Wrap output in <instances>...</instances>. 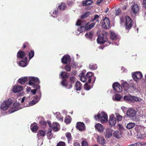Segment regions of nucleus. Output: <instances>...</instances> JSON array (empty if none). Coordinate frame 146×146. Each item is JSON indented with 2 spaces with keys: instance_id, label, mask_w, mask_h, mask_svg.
Listing matches in <instances>:
<instances>
[{
  "instance_id": "nucleus-1",
  "label": "nucleus",
  "mask_w": 146,
  "mask_h": 146,
  "mask_svg": "<svg viewBox=\"0 0 146 146\" xmlns=\"http://www.w3.org/2000/svg\"><path fill=\"white\" fill-rule=\"evenodd\" d=\"M95 119L99 120L102 123H105L108 120V116L107 113L104 111L99 112L97 115L94 116Z\"/></svg>"
},
{
  "instance_id": "nucleus-2",
  "label": "nucleus",
  "mask_w": 146,
  "mask_h": 146,
  "mask_svg": "<svg viewBox=\"0 0 146 146\" xmlns=\"http://www.w3.org/2000/svg\"><path fill=\"white\" fill-rule=\"evenodd\" d=\"M12 104V100L10 99L4 101L1 105V110L3 111L7 110L11 106Z\"/></svg>"
},
{
  "instance_id": "nucleus-3",
  "label": "nucleus",
  "mask_w": 146,
  "mask_h": 146,
  "mask_svg": "<svg viewBox=\"0 0 146 146\" xmlns=\"http://www.w3.org/2000/svg\"><path fill=\"white\" fill-rule=\"evenodd\" d=\"M29 84L31 86H32L34 88H35L36 90H38L40 88V86L38 85H36L34 82L39 83V81L38 79L36 77H29Z\"/></svg>"
},
{
  "instance_id": "nucleus-4",
  "label": "nucleus",
  "mask_w": 146,
  "mask_h": 146,
  "mask_svg": "<svg viewBox=\"0 0 146 146\" xmlns=\"http://www.w3.org/2000/svg\"><path fill=\"white\" fill-rule=\"evenodd\" d=\"M125 20V28L127 29H131L132 26V21L130 18L128 16H126L125 19L123 17L120 18V23L122 24Z\"/></svg>"
},
{
  "instance_id": "nucleus-5",
  "label": "nucleus",
  "mask_w": 146,
  "mask_h": 146,
  "mask_svg": "<svg viewBox=\"0 0 146 146\" xmlns=\"http://www.w3.org/2000/svg\"><path fill=\"white\" fill-rule=\"evenodd\" d=\"M60 76L62 78V81L61 82V84L63 86L66 87L67 88H70L72 87V85L71 84H70L69 85H67L66 80L68 78V76L66 73L62 72Z\"/></svg>"
},
{
  "instance_id": "nucleus-6",
  "label": "nucleus",
  "mask_w": 146,
  "mask_h": 146,
  "mask_svg": "<svg viewBox=\"0 0 146 146\" xmlns=\"http://www.w3.org/2000/svg\"><path fill=\"white\" fill-rule=\"evenodd\" d=\"M102 25L103 28L105 29H108L110 27L109 19L107 17H105L103 19Z\"/></svg>"
},
{
  "instance_id": "nucleus-7",
  "label": "nucleus",
  "mask_w": 146,
  "mask_h": 146,
  "mask_svg": "<svg viewBox=\"0 0 146 146\" xmlns=\"http://www.w3.org/2000/svg\"><path fill=\"white\" fill-rule=\"evenodd\" d=\"M133 79L136 82H137L139 80L141 79L143 77L142 73L140 72H136L132 74Z\"/></svg>"
},
{
  "instance_id": "nucleus-8",
  "label": "nucleus",
  "mask_w": 146,
  "mask_h": 146,
  "mask_svg": "<svg viewBox=\"0 0 146 146\" xmlns=\"http://www.w3.org/2000/svg\"><path fill=\"white\" fill-rule=\"evenodd\" d=\"M106 36L103 34H101L97 39V41L98 43L103 44L107 41Z\"/></svg>"
},
{
  "instance_id": "nucleus-9",
  "label": "nucleus",
  "mask_w": 146,
  "mask_h": 146,
  "mask_svg": "<svg viewBox=\"0 0 146 146\" xmlns=\"http://www.w3.org/2000/svg\"><path fill=\"white\" fill-rule=\"evenodd\" d=\"M137 113V111L135 109L130 108L127 111L126 114L128 116L131 117H135Z\"/></svg>"
},
{
  "instance_id": "nucleus-10",
  "label": "nucleus",
  "mask_w": 146,
  "mask_h": 146,
  "mask_svg": "<svg viewBox=\"0 0 146 146\" xmlns=\"http://www.w3.org/2000/svg\"><path fill=\"white\" fill-rule=\"evenodd\" d=\"M19 103H15L13 106L9 110V112L10 113H12L20 109Z\"/></svg>"
},
{
  "instance_id": "nucleus-11",
  "label": "nucleus",
  "mask_w": 146,
  "mask_h": 146,
  "mask_svg": "<svg viewBox=\"0 0 146 146\" xmlns=\"http://www.w3.org/2000/svg\"><path fill=\"white\" fill-rule=\"evenodd\" d=\"M112 87L114 90L117 92H121L122 91V88L118 82H116L113 83Z\"/></svg>"
},
{
  "instance_id": "nucleus-12",
  "label": "nucleus",
  "mask_w": 146,
  "mask_h": 146,
  "mask_svg": "<svg viewBox=\"0 0 146 146\" xmlns=\"http://www.w3.org/2000/svg\"><path fill=\"white\" fill-rule=\"evenodd\" d=\"M109 122L111 127L114 126L116 124V120L113 114H112L110 115Z\"/></svg>"
},
{
  "instance_id": "nucleus-13",
  "label": "nucleus",
  "mask_w": 146,
  "mask_h": 146,
  "mask_svg": "<svg viewBox=\"0 0 146 146\" xmlns=\"http://www.w3.org/2000/svg\"><path fill=\"white\" fill-rule=\"evenodd\" d=\"M104 134L105 137L106 138H108L111 137L112 135V130L111 128H105Z\"/></svg>"
},
{
  "instance_id": "nucleus-14",
  "label": "nucleus",
  "mask_w": 146,
  "mask_h": 146,
  "mask_svg": "<svg viewBox=\"0 0 146 146\" xmlns=\"http://www.w3.org/2000/svg\"><path fill=\"white\" fill-rule=\"evenodd\" d=\"M22 90V87L15 85L13 86L12 89V91L14 93H16L21 91Z\"/></svg>"
},
{
  "instance_id": "nucleus-15",
  "label": "nucleus",
  "mask_w": 146,
  "mask_h": 146,
  "mask_svg": "<svg viewBox=\"0 0 146 146\" xmlns=\"http://www.w3.org/2000/svg\"><path fill=\"white\" fill-rule=\"evenodd\" d=\"M47 124L51 128H59L60 127L59 124L56 122H54L51 124L50 121H48Z\"/></svg>"
},
{
  "instance_id": "nucleus-16",
  "label": "nucleus",
  "mask_w": 146,
  "mask_h": 146,
  "mask_svg": "<svg viewBox=\"0 0 146 146\" xmlns=\"http://www.w3.org/2000/svg\"><path fill=\"white\" fill-rule=\"evenodd\" d=\"M70 57L69 55H65L61 59L62 62L67 64L69 62Z\"/></svg>"
},
{
  "instance_id": "nucleus-17",
  "label": "nucleus",
  "mask_w": 146,
  "mask_h": 146,
  "mask_svg": "<svg viewBox=\"0 0 146 146\" xmlns=\"http://www.w3.org/2000/svg\"><path fill=\"white\" fill-rule=\"evenodd\" d=\"M139 7L137 4H134L132 5L131 10L134 13H137L139 10Z\"/></svg>"
},
{
  "instance_id": "nucleus-18",
  "label": "nucleus",
  "mask_w": 146,
  "mask_h": 146,
  "mask_svg": "<svg viewBox=\"0 0 146 146\" xmlns=\"http://www.w3.org/2000/svg\"><path fill=\"white\" fill-rule=\"evenodd\" d=\"M121 134L122 133L120 130L115 131L113 134V136L117 139L120 138L121 137Z\"/></svg>"
},
{
  "instance_id": "nucleus-19",
  "label": "nucleus",
  "mask_w": 146,
  "mask_h": 146,
  "mask_svg": "<svg viewBox=\"0 0 146 146\" xmlns=\"http://www.w3.org/2000/svg\"><path fill=\"white\" fill-rule=\"evenodd\" d=\"M97 141L100 144L104 145L105 143V140L102 136H99L98 137Z\"/></svg>"
},
{
  "instance_id": "nucleus-20",
  "label": "nucleus",
  "mask_w": 146,
  "mask_h": 146,
  "mask_svg": "<svg viewBox=\"0 0 146 146\" xmlns=\"http://www.w3.org/2000/svg\"><path fill=\"white\" fill-rule=\"evenodd\" d=\"M27 58L25 57V59L21 61L19 63V65L22 67L26 66L27 65Z\"/></svg>"
},
{
  "instance_id": "nucleus-21",
  "label": "nucleus",
  "mask_w": 146,
  "mask_h": 146,
  "mask_svg": "<svg viewBox=\"0 0 146 146\" xmlns=\"http://www.w3.org/2000/svg\"><path fill=\"white\" fill-rule=\"evenodd\" d=\"M46 131L43 130H40L37 134V136L38 137L41 138L44 137L46 135Z\"/></svg>"
},
{
  "instance_id": "nucleus-22",
  "label": "nucleus",
  "mask_w": 146,
  "mask_h": 146,
  "mask_svg": "<svg viewBox=\"0 0 146 146\" xmlns=\"http://www.w3.org/2000/svg\"><path fill=\"white\" fill-rule=\"evenodd\" d=\"M38 100H33L32 101H31L30 102H29V103L28 104H27L26 105H25L24 106L25 107H29L32 106L33 105L36 104L38 102Z\"/></svg>"
},
{
  "instance_id": "nucleus-23",
  "label": "nucleus",
  "mask_w": 146,
  "mask_h": 146,
  "mask_svg": "<svg viewBox=\"0 0 146 146\" xmlns=\"http://www.w3.org/2000/svg\"><path fill=\"white\" fill-rule=\"evenodd\" d=\"M95 25V23H92L90 24H89L88 23L86 24L85 25V27H84L85 30H88L94 27Z\"/></svg>"
},
{
  "instance_id": "nucleus-24",
  "label": "nucleus",
  "mask_w": 146,
  "mask_h": 146,
  "mask_svg": "<svg viewBox=\"0 0 146 146\" xmlns=\"http://www.w3.org/2000/svg\"><path fill=\"white\" fill-rule=\"evenodd\" d=\"M85 29L84 27L83 26L79 28L76 31V34L77 35H78L80 34V33L83 32L84 31H85Z\"/></svg>"
},
{
  "instance_id": "nucleus-25",
  "label": "nucleus",
  "mask_w": 146,
  "mask_h": 146,
  "mask_svg": "<svg viewBox=\"0 0 146 146\" xmlns=\"http://www.w3.org/2000/svg\"><path fill=\"white\" fill-rule=\"evenodd\" d=\"M82 85L79 81L76 82L75 84V89L77 90H80L82 88Z\"/></svg>"
},
{
  "instance_id": "nucleus-26",
  "label": "nucleus",
  "mask_w": 146,
  "mask_h": 146,
  "mask_svg": "<svg viewBox=\"0 0 146 146\" xmlns=\"http://www.w3.org/2000/svg\"><path fill=\"white\" fill-rule=\"evenodd\" d=\"M25 53L23 51H19L17 54V57L18 58H23L25 57Z\"/></svg>"
},
{
  "instance_id": "nucleus-27",
  "label": "nucleus",
  "mask_w": 146,
  "mask_h": 146,
  "mask_svg": "<svg viewBox=\"0 0 146 146\" xmlns=\"http://www.w3.org/2000/svg\"><path fill=\"white\" fill-rule=\"evenodd\" d=\"M122 98L121 96L119 94H117L113 97V100L119 101Z\"/></svg>"
},
{
  "instance_id": "nucleus-28",
  "label": "nucleus",
  "mask_w": 146,
  "mask_h": 146,
  "mask_svg": "<svg viewBox=\"0 0 146 146\" xmlns=\"http://www.w3.org/2000/svg\"><path fill=\"white\" fill-rule=\"evenodd\" d=\"M93 1L91 0H87L82 2V4L84 6L89 5L92 3Z\"/></svg>"
},
{
  "instance_id": "nucleus-29",
  "label": "nucleus",
  "mask_w": 146,
  "mask_h": 146,
  "mask_svg": "<svg viewBox=\"0 0 146 146\" xmlns=\"http://www.w3.org/2000/svg\"><path fill=\"white\" fill-rule=\"evenodd\" d=\"M85 124L83 122H78L76 123V128H85Z\"/></svg>"
},
{
  "instance_id": "nucleus-30",
  "label": "nucleus",
  "mask_w": 146,
  "mask_h": 146,
  "mask_svg": "<svg viewBox=\"0 0 146 146\" xmlns=\"http://www.w3.org/2000/svg\"><path fill=\"white\" fill-rule=\"evenodd\" d=\"M93 75V73L91 72H88L86 74V76L88 79V82L89 83L91 82V77Z\"/></svg>"
},
{
  "instance_id": "nucleus-31",
  "label": "nucleus",
  "mask_w": 146,
  "mask_h": 146,
  "mask_svg": "<svg viewBox=\"0 0 146 146\" xmlns=\"http://www.w3.org/2000/svg\"><path fill=\"white\" fill-rule=\"evenodd\" d=\"M28 80V78L27 77H23L21 78H19L18 80L19 82L21 84H23L25 82L27 81Z\"/></svg>"
},
{
  "instance_id": "nucleus-32",
  "label": "nucleus",
  "mask_w": 146,
  "mask_h": 146,
  "mask_svg": "<svg viewBox=\"0 0 146 146\" xmlns=\"http://www.w3.org/2000/svg\"><path fill=\"white\" fill-rule=\"evenodd\" d=\"M124 99L127 102H131V95H129L128 96H125L123 97Z\"/></svg>"
},
{
  "instance_id": "nucleus-33",
  "label": "nucleus",
  "mask_w": 146,
  "mask_h": 146,
  "mask_svg": "<svg viewBox=\"0 0 146 146\" xmlns=\"http://www.w3.org/2000/svg\"><path fill=\"white\" fill-rule=\"evenodd\" d=\"M80 80L83 82H85L87 80V77L86 76H84V73H82L80 74Z\"/></svg>"
},
{
  "instance_id": "nucleus-34",
  "label": "nucleus",
  "mask_w": 146,
  "mask_h": 146,
  "mask_svg": "<svg viewBox=\"0 0 146 146\" xmlns=\"http://www.w3.org/2000/svg\"><path fill=\"white\" fill-rule=\"evenodd\" d=\"M91 14V13L89 11L85 12L81 16V18L82 19H84L87 17Z\"/></svg>"
},
{
  "instance_id": "nucleus-35",
  "label": "nucleus",
  "mask_w": 146,
  "mask_h": 146,
  "mask_svg": "<svg viewBox=\"0 0 146 146\" xmlns=\"http://www.w3.org/2000/svg\"><path fill=\"white\" fill-rule=\"evenodd\" d=\"M141 100L140 98L138 97L134 96H131V102L133 101H135V102L140 101Z\"/></svg>"
},
{
  "instance_id": "nucleus-36",
  "label": "nucleus",
  "mask_w": 146,
  "mask_h": 146,
  "mask_svg": "<svg viewBox=\"0 0 146 146\" xmlns=\"http://www.w3.org/2000/svg\"><path fill=\"white\" fill-rule=\"evenodd\" d=\"M66 136L68 139V143H69L70 141H71L72 139L71 133H70L67 132L66 133Z\"/></svg>"
},
{
  "instance_id": "nucleus-37",
  "label": "nucleus",
  "mask_w": 146,
  "mask_h": 146,
  "mask_svg": "<svg viewBox=\"0 0 146 146\" xmlns=\"http://www.w3.org/2000/svg\"><path fill=\"white\" fill-rule=\"evenodd\" d=\"M123 87L125 90H127L129 88V85L126 82L123 83L122 84Z\"/></svg>"
},
{
  "instance_id": "nucleus-38",
  "label": "nucleus",
  "mask_w": 146,
  "mask_h": 146,
  "mask_svg": "<svg viewBox=\"0 0 146 146\" xmlns=\"http://www.w3.org/2000/svg\"><path fill=\"white\" fill-rule=\"evenodd\" d=\"M116 36L117 35L114 32L111 31H110V37L111 39L113 40L115 39L116 38Z\"/></svg>"
},
{
  "instance_id": "nucleus-39",
  "label": "nucleus",
  "mask_w": 146,
  "mask_h": 146,
  "mask_svg": "<svg viewBox=\"0 0 146 146\" xmlns=\"http://www.w3.org/2000/svg\"><path fill=\"white\" fill-rule=\"evenodd\" d=\"M89 68L91 69L94 70L97 68V65L96 64L91 63L90 64L89 66Z\"/></svg>"
},
{
  "instance_id": "nucleus-40",
  "label": "nucleus",
  "mask_w": 146,
  "mask_h": 146,
  "mask_svg": "<svg viewBox=\"0 0 146 146\" xmlns=\"http://www.w3.org/2000/svg\"><path fill=\"white\" fill-rule=\"evenodd\" d=\"M135 125V124L134 123L130 122L127 124L126 128H133Z\"/></svg>"
},
{
  "instance_id": "nucleus-41",
  "label": "nucleus",
  "mask_w": 146,
  "mask_h": 146,
  "mask_svg": "<svg viewBox=\"0 0 146 146\" xmlns=\"http://www.w3.org/2000/svg\"><path fill=\"white\" fill-rule=\"evenodd\" d=\"M56 118L61 121H63V117H61L60 113L59 112H57L56 113Z\"/></svg>"
},
{
  "instance_id": "nucleus-42",
  "label": "nucleus",
  "mask_w": 146,
  "mask_h": 146,
  "mask_svg": "<svg viewBox=\"0 0 146 146\" xmlns=\"http://www.w3.org/2000/svg\"><path fill=\"white\" fill-rule=\"evenodd\" d=\"M93 35V33L92 32H90L88 33H86L85 34V36L86 37L88 38H91Z\"/></svg>"
},
{
  "instance_id": "nucleus-43",
  "label": "nucleus",
  "mask_w": 146,
  "mask_h": 146,
  "mask_svg": "<svg viewBox=\"0 0 146 146\" xmlns=\"http://www.w3.org/2000/svg\"><path fill=\"white\" fill-rule=\"evenodd\" d=\"M71 121V117L69 116H67L65 118L64 122L66 124L69 123Z\"/></svg>"
},
{
  "instance_id": "nucleus-44",
  "label": "nucleus",
  "mask_w": 146,
  "mask_h": 146,
  "mask_svg": "<svg viewBox=\"0 0 146 146\" xmlns=\"http://www.w3.org/2000/svg\"><path fill=\"white\" fill-rule=\"evenodd\" d=\"M59 9L61 10L64 9L66 8L65 5L64 3H62V4L58 6Z\"/></svg>"
},
{
  "instance_id": "nucleus-45",
  "label": "nucleus",
  "mask_w": 146,
  "mask_h": 146,
  "mask_svg": "<svg viewBox=\"0 0 146 146\" xmlns=\"http://www.w3.org/2000/svg\"><path fill=\"white\" fill-rule=\"evenodd\" d=\"M58 9H56L54 11L52 14L51 15V16L53 17H57V14L58 13Z\"/></svg>"
},
{
  "instance_id": "nucleus-46",
  "label": "nucleus",
  "mask_w": 146,
  "mask_h": 146,
  "mask_svg": "<svg viewBox=\"0 0 146 146\" xmlns=\"http://www.w3.org/2000/svg\"><path fill=\"white\" fill-rule=\"evenodd\" d=\"M115 115L118 121H120L121 120L122 118V117L121 116L119 115V114L118 113H116Z\"/></svg>"
},
{
  "instance_id": "nucleus-47",
  "label": "nucleus",
  "mask_w": 146,
  "mask_h": 146,
  "mask_svg": "<svg viewBox=\"0 0 146 146\" xmlns=\"http://www.w3.org/2000/svg\"><path fill=\"white\" fill-rule=\"evenodd\" d=\"M34 52L33 51H31L30 52H29V59H31L34 56Z\"/></svg>"
},
{
  "instance_id": "nucleus-48",
  "label": "nucleus",
  "mask_w": 146,
  "mask_h": 146,
  "mask_svg": "<svg viewBox=\"0 0 146 146\" xmlns=\"http://www.w3.org/2000/svg\"><path fill=\"white\" fill-rule=\"evenodd\" d=\"M65 143L63 141H60L57 143L56 146H65Z\"/></svg>"
},
{
  "instance_id": "nucleus-49",
  "label": "nucleus",
  "mask_w": 146,
  "mask_h": 146,
  "mask_svg": "<svg viewBox=\"0 0 146 146\" xmlns=\"http://www.w3.org/2000/svg\"><path fill=\"white\" fill-rule=\"evenodd\" d=\"M51 134L52 131L51 130H49L47 132L46 135L48 139H50L52 137H51Z\"/></svg>"
},
{
  "instance_id": "nucleus-50",
  "label": "nucleus",
  "mask_w": 146,
  "mask_h": 146,
  "mask_svg": "<svg viewBox=\"0 0 146 146\" xmlns=\"http://www.w3.org/2000/svg\"><path fill=\"white\" fill-rule=\"evenodd\" d=\"M120 12L121 10L119 8L116 9L115 10V14L116 15H117L120 14Z\"/></svg>"
},
{
  "instance_id": "nucleus-51",
  "label": "nucleus",
  "mask_w": 146,
  "mask_h": 146,
  "mask_svg": "<svg viewBox=\"0 0 146 146\" xmlns=\"http://www.w3.org/2000/svg\"><path fill=\"white\" fill-rule=\"evenodd\" d=\"M84 88L87 90H89L91 88V87L90 86L88 85L87 83H86L84 85Z\"/></svg>"
},
{
  "instance_id": "nucleus-52",
  "label": "nucleus",
  "mask_w": 146,
  "mask_h": 146,
  "mask_svg": "<svg viewBox=\"0 0 146 146\" xmlns=\"http://www.w3.org/2000/svg\"><path fill=\"white\" fill-rule=\"evenodd\" d=\"M99 18V16L98 15H96L94 17V18L93 19H92V21H94L95 20H96L98 22H99V20L98 19Z\"/></svg>"
},
{
  "instance_id": "nucleus-53",
  "label": "nucleus",
  "mask_w": 146,
  "mask_h": 146,
  "mask_svg": "<svg viewBox=\"0 0 146 146\" xmlns=\"http://www.w3.org/2000/svg\"><path fill=\"white\" fill-rule=\"evenodd\" d=\"M88 145L87 142L86 141H83L82 142V146H88Z\"/></svg>"
},
{
  "instance_id": "nucleus-54",
  "label": "nucleus",
  "mask_w": 146,
  "mask_h": 146,
  "mask_svg": "<svg viewBox=\"0 0 146 146\" xmlns=\"http://www.w3.org/2000/svg\"><path fill=\"white\" fill-rule=\"evenodd\" d=\"M95 128H102V125L100 123H97L95 125Z\"/></svg>"
},
{
  "instance_id": "nucleus-55",
  "label": "nucleus",
  "mask_w": 146,
  "mask_h": 146,
  "mask_svg": "<svg viewBox=\"0 0 146 146\" xmlns=\"http://www.w3.org/2000/svg\"><path fill=\"white\" fill-rule=\"evenodd\" d=\"M97 129V131L100 132H104V131L105 130V128H96Z\"/></svg>"
},
{
  "instance_id": "nucleus-56",
  "label": "nucleus",
  "mask_w": 146,
  "mask_h": 146,
  "mask_svg": "<svg viewBox=\"0 0 146 146\" xmlns=\"http://www.w3.org/2000/svg\"><path fill=\"white\" fill-rule=\"evenodd\" d=\"M65 69L68 71H69L71 70V68L69 65H67L65 67Z\"/></svg>"
},
{
  "instance_id": "nucleus-57",
  "label": "nucleus",
  "mask_w": 146,
  "mask_h": 146,
  "mask_svg": "<svg viewBox=\"0 0 146 146\" xmlns=\"http://www.w3.org/2000/svg\"><path fill=\"white\" fill-rule=\"evenodd\" d=\"M82 21L80 20H78L77 22L76 25L77 26H79L81 25L82 24Z\"/></svg>"
},
{
  "instance_id": "nucleus-58",
  "label": "nucleus",
  "mask_w": 146,
  "mask_h": 146,
  "mask_svg": "<svg viewBox=\"0 0 146 146\" xmlns=\"http://www.w3.org/2000/svg\"><path fill=\"white\" fill-rule=\"evenodd\" d=\"M31 128H37V125L36 123H34L31 124Z\"/></svg>"
},
{
  "instance_id": "nucleus-59",
  "label": "nucleus",
  "mask_w": 146,
  "mask_h": 146,
  "mask_svg": "<svg viewBox=\"0 0 146 146\" xmlns=\"http://www.w3.org/2000/svg\"><path fill=\"white\" fill-rule=\"evenodd\" d=\"M40 123L41 124L44 125H46L47 124V122L46 123L45 121L44 120H42L40 122Z\"/></svg>"
},
{
  "instance_id": "nucleus-60",
  "label": "nucleus",
  "mask_w": 146,
  "mask_h": 146,
  "mask_svg": "<svg viewBox=\"0 0 146 146\" xmlns=\"http://www.w3.org/2000/svg\"><path fill=\"white\" fill-rule=\"evenodd\" d=\"M75 80V78L74 77H72L70 78V81L72 82H74Z\"/></svg>"
},
{
  "instance_id": "nucleus-61",
  "label": "nucleus",
  "mask_w": 146,
  "mask_h": 146,
  "mask_svg": "<svg viewBox=\"0 0 146 146\" xmlns=\"http://www.w3.org/2000/svg\"><path fill=\"white\" fill-rule=\"evenodd\" d=\"M38 128H31L32 131L33 133H36Z\"/></svg>"
},
{
  "instance_id": "nucleus-62",
  "label": "nucleus",
  "mask_w": 146,
  "mask_h": 146,
  "mask_svg": "<svg viewBox=\"0 0 146 146\" xmlns=\"http://www.w3.org/2000/svg\"><path fill=\"white\" fill-rule=\"evenodd\" d=\"M31 93H33V94H35L36 93V89H34L32 90H31Z\"/></svg>"
},
{
  "instance_id": "nucleus-63",
  "label": "nucleus",
  "mask_w": 146,
  "mask_h": 146,
  "mask_svg": "<svg viewBox=\"0 0 146 146\" xmlns=\"http://www.w3.org/2000/svg\"><path fill=\"white\" fill-rule=\"evenodd\" d=\"M143 4L144 7L146 9V0H143Z\"/></svg>"
},
{
  "instance_id": "nucleus-64",
  "label": "nucleus",
  "mask_w": 146,
  "mask_h": 146,
  "mask_svg": "<svg viewBox=\"0 0 146 146\" xmlns=\"http://www.w3.org/2000/svg\"><path fill=\"white\" fill-rule=\"evenodd\" d=\"M137 143H135L134 144H131L130 145H128V146H137Z\"/></svg>"
}]
</instances>
